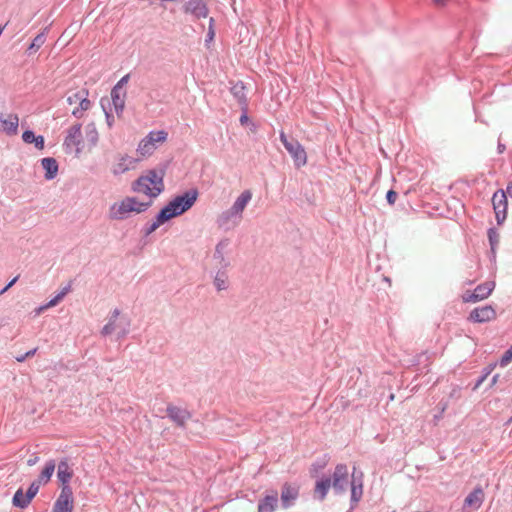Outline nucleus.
<instances>
[{
	"mask_svg": "<svg viewBox=\"0 0 512 512\" xmlns=\"http://www.w3.org/2000/svg\"><path fill=\"white\" fill-rule=\"evenodd\" d=\"M198 198V191L191 189L182 195L173 198L156 216L155 221L150 225L148 233L154 232L165 222L179 216L189 210Z\"/></svg>",
	"mask_w": 512,
	"mask_h": 512,
	"instance_id": "1",
	"label": "nucleus"
},
{
	"mask_svg": "<svg viewBox=\"0 0 512 512\" xmlns=\"http://www.w3.org/2000/svg\"><path fill=\"white\" fill-rule=\"evenodd\" d=\"M74 475L67 459L61 460L57 465V478L61 483V491L55 500L51 512H73L74 497L72 488L69 485Z\"/></svg>",
	"mask_w": 512,
	"mask_h": 512,
	"instance_id": "2",
	"label": "nucleus"
},
{
	"mask_svg": "<svg viewBox=\"0 0 512 512\" xmlns=\"http://www.w3.org/2000/svg\"><path fill=\"white\" fill-rule=\"evenodd\" d=\"M163 178L162 171L149 170L132 183L131 189L135 193L145 195L152 203L164 190Z\"/></svg>",
	"mask_w": 512,
	"mask_h": 512,
	"instance_id": "3",
	"label": "nucleus"
},
{
	"mask_svg": "<svg viewBox=\"0 0 512 512\" xmlns=\"http://www.w3.org/2000/svg\"><path fill=\"white\" fill-rule=\"evenodd\" d=\"M151 206V201H140L137 197L126 196L114 202L108 210L111 220H125L132 215L144 213Z\"/></svg>",
	"mask_w": 512,
	"mask_h": 512,
	"instance_id": "4",
	"label": "nucleus"
},
{
	"mask_svg": "<svg viewBox=\"0 0 512 512\" xmlns=\"http://www.w3.org/2000/svg\"><path fill=\"white\" fill-rule=\"evenodd\" d=\"M140 161L141 158H135L127 153L117 152L112 156L109 162V169L112 175L119 176L136 169Z\"/></svg>",
	"mask_w": 512,
	"mask_h": 512,
	"instance_id": "5",
	"label": "nucleus"
},
{
	"mask_svg": "<svg viewBox=\"0 0 512 512\" xmlns=\"http://www.w3.org/2000/svg\"><path fill=\"white\" fill-rule=\"evenodd\" d=\"M55 460L50 459L45 462L38 477L30 484L26 492L27 497L32 501L36 496L41 486L47 485L55 472Z\"/></svg>",
	"mask_w": 512,
	"mask_h": 512,
	"instance_id": "6",
	"label": "nucleus"
},
{
	"mask_svg": "<svg viewBox=\"0 0 512 512\" xmlns=\"http://www.w3.org/2000/svg\"><path fill=\"white\" fill-rule=\"evenodd\" d=\"M167 139V133L163 130L152 131L145 138H143L137 147V153L139 158H145L153 154L157 144L165 142Z\"/></svg>",
	"mask_w": 512,
	"mask_h": 512,
	"instance_id": "7",
	"label": "nucleus"
},
{
	"mask_svg": "<svg viewBox=\"0 0 512 512\" xmlns=\"http://www.w3.org/2000/svg\"><path fill=\"white\" fill-rule=\"evenodd\" d=\"M280 140L286 150L293 157L296 166L301 167L307 163V155L303 146L296 140H288L284 132L280 133Z\"/></svg>",
	"mask_w": 512,
	"mask_h": 512,
	"instance_id": "8",
	"label": "nucleus"
},
{
	"mask_svg": "<svg viewBox=\"0 0 512 512\" xmlns=\"http://www.w3.org/2000/svg\"><path fill=\"white\" fill-rule=\"evenodd\" d=\"M69 105H76L72 114L77 118H82L84 113L91 108V101L88 99V91L83 89L67 97Z\"/></svg>",
	"mask_w": 512,
	"mask_h": 512,
	"instance_id": "9",
	"label": "nucleus"
},
{
	"mask_svg": "<svg viewBox=\"0 0 512 512\" xmlns=\"http://www.w3.org/2000/svg\"><path fill=\"white\" fill-rule=\"evenodd\" d=\"M252 199V192L250 190L243 191L235 200L232 207L220 216V220L225 223L230 217L238 216L241 218L244 209L249 201Z\"/></svg>",
	"mask_w": 512,
	"mask_h": 512,
	"instance_id": "10",
	"label": "nucleus"
},
{
	"mask_svg": "<svg viewBox=\"0 0 512 512\" xmlns=\"http://www.w3.org/2000/svg\"><path fill=\"white\" fill-rule=\"evenodd\" d=\"M331 484L335 493L341 494L346 491L349 484V472L348 467L345 464H338L332 474Z\"/></svg>",
	"mask_w": 512,
	"mask_h": 512,
	"instance_id": "11",
	"label": "nucleus"
},
{
	"mask_svg": "<svg viewBox=\"0 0 512 512\" xmlns=\"http://www.w3.org/2000/svg\"><path fill=\"white\" fill-rule=\"evenodd\" d=\"M64 144L68 148H74L76 153L84 151V136L80 124H75L68 129Z\"/></svg>",
	"mask_w": 512,
	"mask_h": 512,
	"instance_id": "12",
	"label": "nucleus"
},
{
	"mask_svg": "<svg viewBox=\"0 0 512 512\" xmlns=\"http://www.w3.org/2000/svg\"><path fill=\"white\" fill-rule=\"evenodd\" d=\"M492 205L495 212L497 223H503V221L506 219L508 207L507 196L504 190H498L493 194Z\"/></svg>",
	"mask_w": 512,
	"mask_h": 512,
	"instance_id": "13",
	"label": "nucleus"
},
{
	"mask_svg": "<svg viewBox=\"0 0 512 512\" xmlns=\"http://www.w3.org/2000/svg\"><path fill=\"white\" fill-rule=\"evenodd\" d=\"M495 288V283L493 281H488L483 284L478 285L473 293L466 292L463 295L464 302H477L488 298V296L492 293Z\"/></svg>",
	"mask_w": 512,
	"mask_h": 512,
	"instance_id": "14",
	"label": "nucleus"
},
{
	"mask_svg": "<svg viewBox=\"0 0 512 512\" xmlns=\"http://www.w3.org/2000/svg\"><path fill=\"white\" fill-rule=\"evenodd\" d=\"M184 12L191 14L196 19L206 18L209 8L205 0H189L184 5Z\"/></svg>",
	"mask_w": 512,
	"mask_h": 512,
	"instance_id": "15",
	"label": "nucleus"
},
{
	"mask_svg": "<svg viewBox=\"0 0 512 512\" xmlns=\"http://www.w3.org/2000/svg\"><path fill=\"white\" fill-rule=\"evenodd\" d=\"M495 317L496 312L492 306H483L472 310L469 319L474 322L482 323L493 320Z\"/></svg>",
	"mask_w": 512,
	"mask_h": 512,
	"instance_id": "16",
	"label": "nucleus"
},
{
	"mask_svg": "<svg viewBox=\"0 0 512 512\" xmlns=\"http://www.w3.org/2000/svg\"><path fill=\"white\" fill-rule=\"evenodd\" d=\"M168 417L175 422L178 426H184L186 422L191 418V414L183 408L169 405L167 407Z\"/></svg>",
	"mask_w": 512,
	"mask_h": 512,
	"instance_id": "17",
	"label": "nucleus"
},
{
	"mask_svg": "<svg viewBox=\"0 0 512 512\" xmlns=\"http://www.w3.org/2000/svg\"><path fill=\"white\" fill-rule=\"evenodd\" d=\"M111 98L115 112L117 116L120 117L125 108L126 92L124 89H120V87H113L111 91Z\"/></svg>",
	"mask_w": 512,
	"mask_h": 512,
	"instance_id": "18",
	"label": "nucleus"
},
{
	"mask_svg": "<svg viewBox=\"0 0 512 512\" xmlns=\"http://www.w3.org/2000/svg\"><path fill=\"white\" fill-rule=\"evenodd\" d=\"M299 495V489L291 484L285 483L281 491V501L284 508L290 507Z\"/></svg>",
	"mask_w": 512,
	"mask_h": 512,
	"instance_id": "19",
	"label": "nucleus"
},
{
	"mask_svg": "<svg viewBox=\"0 0 512 512\" xmlns=\"http://www.w3.org/2000/svg\"><path fill=\"white\" fill-rule=\"evenodd\" d=\"M99 134L94 123H90L85 127L84 135V151L91 150L98 142Z\"/></svg>",
	"mask_w": 512,
	"mask_h": 512,
	"instance_id": "20",
	"label": "nucleus"
},
{
	"mask_svg": "<svg viewBox=\"0 0 512 512\" xmlns=\"http://www.w3.org/2000/svg\"><path fill=\"white\" fill-rule=\"evenodd\" d=\"M484 501V491L481 487H476L468 496L465 498V505L474 509L480 508Z\"/></svg>",
	"mask_w": 512,
	"mask_h": 512,
	"instance_id": "21",
	"label": "nucleus"
},
{
	"mask_svg": "<svg viewBox=\"0 0 512 512\" xmlns=\"http://www.w3.org/2000/svg\"><path fill=\"white\" fill-rule=\"evenodd\" d=\"M278 505V495L274 492L265 496L258 504V512H274Z\"/></svg>",
	"mask_w": 512,
	"mask_h": 512,
	"instance_id": "22",
	"label": "nucleus"
},
{
	"mask_svg": "<svg viewBox=\"0 0 512 512\" xmlns=\"http://www.w3.org/2000/svg\"><path fill=\"white\" fill-rule=\"evenodd\" d=\"M330 487H332L330 478L326 477L318 480L314 488V497L323 501L326 498Z\"/></svg>",
	"mask_w": 512,
	"mask_h": 512,
	"instance_id": "23",
	"label": "nucleus"
},
{
	"mask_svg": "<svg viewBox=\"0 0 512 512\" xmlns=\"http://www.w3.org/2000/svg\"><path fill=\"white\" fill-rule=\"evenodd\" d=\"M18 121L17 115H8L6 118L0 117V130L8 134H15L18 128Z\"/></svg>",
	"mask_w": 512,
	"mask_h": 512,
	"instance_id": "24",
	"label": "nucleus"
},
{
	"mask_svg": "<svg viewBox=\"0 0 512 512\" xmlns=\"http://www.w3.org/2000/svg\"><path fill=\"white\" fill-rule=\"evenodd\" d=\"M42 167L46 171L45 177L53 179L58 172V164L54 158H43L41 161Z\"/></svg>",
	"mask_w": 512,
	"mask_h": 512,
	"instance_id": "25",
	"label": "nucleus"
},
{
	"mask_svg": "<svg viewBox=\"0 0 512 512\" xmlns=\"http://www.w3.org/2000/svg\"><path fill=\"white\" fill-rule=\"evenodd\" d=\"M71 290V285H68L64 287L61 292H59L53 299H51L47 304L39 307L38 312H42L48 308L56 306L64 297L66 294H68Z\"/></svg>",
	"mask_w": 512,
	"mask_h": 512,
	"instance_id": "26",
	"label": "nucleus"
},
{
	"mask_svg": "<svg viewBox=\"0 0 512 512\" xmlns=\"http://www.w3.org/2000/svg\"><path fill=\"white\" fill-rule=\"evenodd\" d=\"M13 505L19 508H26L31 500L24 494L22 489H18L13 496Z\"/></svg>",
	"mask_w": 512,
	"mask_h": 512,
	"instance_id": "27",
	"label": "nucleus"
},
{
	"mask_svg": "<svg viewBox=\"0 0 512 512\" xmlns=\"http://www.w3.org/2000/svg\"><path fill=\"white\" fill-rule=\"evenodd\" d=\"M351 502L356 505L363 495V485L360 482L359 484L353 479L351 482Z\"/></svg>",
	"mask_w": 512,
	"mask_h": 512,
	"instance_id": "28",
	"label": "nucleus"
},
{
	"mask_svg": "<svg viewBox=\"0 0 512 512\" xmlns=\"http://www.w3.org/2000/svg\"><path fill=\"white\" fill-rule=\"evenodd\" d=\"M214 285L218 291L228 288V275L225 271H218L214 278Z\"/></svg>",
	"mask_w": 512,
	"mask_h": 512,
	"instance_id": "29",
	"label": "nucleus"
},
{
	"mask_svg": "<svg viewBox=\"0 0 512 512\" xmlns=\"http://www.w3.org/2000/svg\"><path fill=\"white\" fill-rule=\"evenodd\" d=\"M215 38V20L214 18L209 19V26H208V32L207 37L205 39L206 46L209 48L210 44L214 41Z\"/></svg>",
	"mask_w": 512,
	"mask_h": 512,
	"instance_id": "30",
	"label": "nucleus"
},
{
	"mask_svg": "<svg viewBox=\"0 0 512 512\" xmlns=\"http://www.w3.org/2000/svg\"><path fill=\"white\" fill-rule=\"evenodd\" d=\"M45 42V35L43 33L38 34L29 46V50L37 51Z\"/></svg>",
	"mask_w": 512,
	"mask_h": 512,
	"instance_id": "31",
	"label": "nucleus"
},
{
	"mask_svg": "<svg viewBox=\"0 0 512 512\" xmlns=\"http://www.w3.org/2000/svg\"><path fill=\"white\" fill-rule=\"evenodd\" d=\"M37 136H35V134L30 131V130H26L23 132L22 134V139L25 143H33V141L35 140Z\"/></svg>",
	"mask_w": 512,
	"mask_h": 512,
	"instance_id": "32",
	"label": "nucleus"
},
{
	"mask_svg": "<svg viewBox=\"0 0 512 512\" xmlns=\"http://www.w3.org/2000/svg\"><path fill=\"white\" fill-rule=\"evenodd\" d=\"M510 361H512V346L509 350H507L501 358V366L507 365Z\"/></svg>",
	"mask_w": 512,
	"mask_h": 512,
	"instance_id": "33",
	"label": "nucleus"
},
{
	"mask_svg": "<svg viewBox=\"0 0 512 512\" xmlns=\"http://www.w3.org/2000/svg\"><path fill=\"white\" fill-rule=\"evenodd\" d=\"M397 198H398V194L394 190H389L387 192L386 199L390 205H393L396 202Z\"/></svg>",
	"mask_w": 512,
	"mask_h": 512,
	"instance_id": "34",
	"label": "nucleus"
},
{
	"mask_svg": "<svg viewBox=\"0 0 512 512\" xmlns=\"http://www.w3.org/2000/svg\"><path fill=\"white\" fill-rule=\"evenodd\" d=\"M35 144V147L39 150L44 149V137L43 136H37L35 140L33 141Z\"/></svg>",
	"mask_w": 512,
	"mask_h": 512,
	"instance_id": "35",
	"label": "nucleus"
},
{
	"mask_svg": "<svg viewBox=\"0 0 512 512\" xmlns=\"http://www.w3.org/2000/svg\"><path fill=\"white\" fill-rule=\"evenodd\" d=\"M113 330H114L113 324L108 323L103 327L102 334L108 335V334L112 333Z\"/></svg>",
	"mask_w": 512,
	"mask_h": 512,
	"instance_id": "36",
	"label": "nucleus"
},
{
	"mask_svg": "<svg viewBox=\"0 0 512 512\" xmlns=\"http://www.w3.org/2000/svg\"><path fill=\"white\" fill-rule=\"evenodd\" d=\"M129 75H125L122 77L118 83L114 87H120V89H123V86L128 82Z\"/></svg>",
	"mask_w": 512,
	"mask_h": 512,
	"instance_id": "37",
	"label": "nucleus"
},
{
	"mask_svg": "<svg viewBox=\"0 0 512 512\" xmlns=\"http://www.w3.org/2000/svg\"><path fill=\"white\" fill-rule=\"evenodd\" d=\"M18 278H19V277H18V276H16L14 279H12L11 281H9L8 285H7L4 289H2V290L0 291V294L5 293V292L10 288V287H12V286L16 283V281L18 280Z\"/></svg>",
	"mask_w": 512,
	"mask_h": 512,
	"instance_id": "38",
	"label": "nucleus"
},
{
	"mask_svg": "<svg viewBox=\"0 0 512 512\" xmlns=\"http://www.w3.org/2000/svg\"><path fill=\"white\" fill-rule=\"evenodd\" d=\"M106 115V122L109 128H111L114 124V118L112 115H110L108 112H105Z\"/></svg>",
	"mask_w": 512,
	"mask_h": 512,
	"instance_id": "39",
	"label": "nucleus"
},
{
	"mask_svg": "<svg viewBox=\"0 0 512 512\" xmlns=\"http://www.w3.org/2000/svg\"><path fill=\"white\" fill-rule=\"evenodd\" d=\"M38 461H39V457L38 456H33V457H31V458H29L27 460V465L28 466H34Z\"/></svg>",
	"mask_w": 512,
	"mask_h": 512,
	"instance_id": "40",
	"label": "nucleus"
},
{
	"mask_svg": "<svg viewBox=\"0 0 512 512\" xmlns=\"http://www.w3.org/2000/svg\"><path fill=\"white\" fill-rule=\"evenodd\" d=\"M36 350H37V349H36V348H34V349H32V350L28 351V352L25 354V356H27V357H31V356H33V355L36 353Z\"/></svg>",
	"mask_w": 512,
	"mask_h": 512,
	"instance_id": "41",
	"label": "nucleus"
},
{
	"mask_svg": "<svg viewBox=\"0 0 512 512\" xmlns=\"http://www.w3.org/2000/svg\"><path fill=\"white\" fill-rule=\"evenodd\" d=\"M433 2H434L436 5H439V6H443V5H445V0H433Z\"/></svg>",
	"mask_w": 512,
	"mask_h": 512,
	"instance_id": "42",
	"label": "nucleus"
},
{
	"mask_svg": "<svg viewBox=\"0 0 512 512\" xmlns=\"http://www.w3.org/2000/svg\"><path fill=\"white\" fill-rule=\"evenodd\" d=\"M26 358H27V356H25V355H20L19 357H16V360H17L18 362H23Z\"/></svg>",
	"mask_w": 512,
	"mask_h": 512,
	"instance_id": "43",
	"label": "nucleus"
},
{
	"mask_svg": "<svg viewBox=\"0 0 512 512\" xmlns=\"http://www.w3.org/2000/svg\"><path fill=\"white\" fill-rule=\"evenodd\" d=\"M248 120V117L246 115H242L240 118L241 123H245Z\"/></svg>",
	"mask_w": 512,
	"mask_h": 512,
	"instance_id": "44",
	"label": "nucleus"
},
{
	"mask_svg": "<svg viewBox=\"0 0 512 512\" xmlns=\"http://www.w3.org/2000/svg\"><path fill=\"white\" fill-rule=\"evenodd\" d=\"M498 377H499V375H497V374L493 377L492 385L496 384V382L498 381Z\"/></svg>",
	"mask_w": 512,
	"mask_h": 512,
	"instance_id": "45",
	"label": "nucleus"
},
{
	"mask_svg": "<svg viewBox=\"0 0 512 512\" xmlns=\"http://www.w3.org/2000/svg\"><path fill=\"white\" fill-rule=\"evenodd\" d=\"M508 194L512 197V184L507 188Z\"/></svg>",
	"mask_w": 512,
	"mask_h": 512,
	"instance_id": "46",
	"label": "nucleus"
},
{
	"mask_svg": "<svg viewBox=\"0 0 512 512\" xmlns=\"http://www.w3.org/2000/svg\"><path fill=\"white\" fill-rule=\"evenodd\" d=\"M219 248H220V245H218V246L216 247V251H217L218 253H220Z\"/></svg>",
	"mask_w": 512,
	"mask_h": 512,
	"instance_id": "47",
	"label": "nucleus"
},
{
	"mask_svg": "<svg viewBox=\"0 0 512 512\" xmlns=\"http://www.w3.org/2000/svg\"><path fill=\"white\" fill-rule=\"evenodd\" d=\"M118 313H119V312H118V310H115V311H114V315H115V316H117V315H118Z\"/></svg>",
	"mask_w": 512,
	"mask_h": 512,
	"instance_id": "48",
	"label": "nucleus"
}]
</instances>
